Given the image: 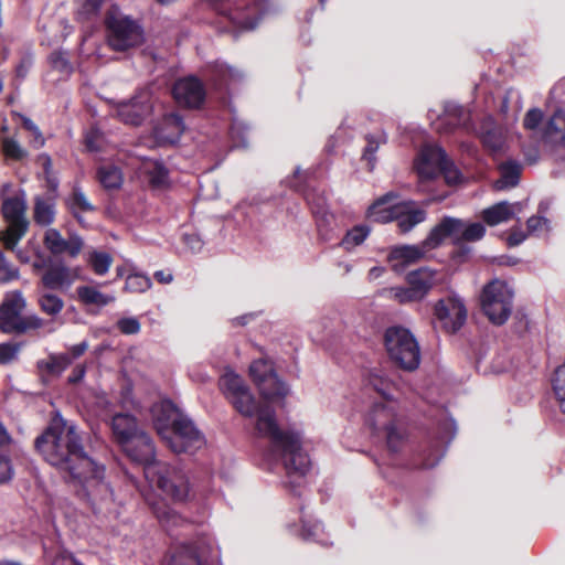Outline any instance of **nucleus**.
<instances>
[{
  "mask_svg": "<svg viewBox=\"0 0 565 565\" xmlns=\"http://www.w3.org/2000/svg\"><path fill=\"white\" fill-rule=\"evenodd\" d=\"M322 534L323 529L320 522H315L313 524L303 523L301 535L305 540L317 541L322 545H327L328 542L321 537Z\"/></svg>",
  "mask_w": 565,
  "mask_h": 565,
  "instance_id": "nucleus-52",
  "label": "nucleus"
},
{
  "mask_svg": "<svg viewBox=\"0 0 565 565\" xmlns=\"http://www.w3.org/2000/svg\"><path fill=\"white\" fill-rule=\"evenodd\" d=\"M513 298L514 290L508 282L493 279L482 289L480 297L482 312L491 323L502 326L512 313Z\"/></svg>",
  "mask_w": 565,
  "mask_h": 565,
  "instance_id": "nucleus-8",
  "label": "nucleus"
},
{
  "mask_svg": "<svg viewBox=\"0 0 565 565\" xmlns=\"http://www.w3.org/2000/svg\"><path fill=\"white\" fill-rule=\"evenodd\" d=\"M2 152L7 158L21 160L26 157V150L19 143L14 137H1Z\"/></svg>",
  "mask_w": 565,
  "mask_h": 565,
  "instance_id": "nucleus-45",
  "label": "nucleus"
},
{
  "mask_svg": "<svg viewBox=\"0 0 565 565\" xmlns=\"http://www.w3.org/2000/svg\"><path fill=\"white\" fill-rule=\"evenodd\" d=\"M365 139L366 146L364 148L362 159L366 161L369 170L372 171L376 163L375 153L380 146L386 142V136L384 132L379 131L376 134L367 135Z\"/></svg>",
  "mask_w": 565,
  "mask_h": 565,
  "instance_id": "nucleus-42",
  "label": "nucleus"
},
{
  "mask_svg": "<svg viewBox=\"0 0 565 565\" xmlns=\"http://www.w3.org/2000/svg\"><path fill=\"white\" fill-rule=\"evenodd\" d=\"M371 228L367 225H356L347 232L340 245L348 252L363 244L370 235Z\"/></svg>",
  "mask_w": 565,
  "mask_h": 565,
  "instance_id": "nucleus-43",
  "label": "nucleus"
},
{
  "mask_svg": "<svg viewBox=\"0 0 565 565\" xmlns=\"http://www.w3.org/2000/svg\"><path fill=\"white\" fill-rule=\"evenodd\" d=\"M216 85H227L242 77V73L227 64H217L214 70Z\"/></svg>",
  "mask_w": 565,
  "mask_h": 565,
  "instance_id": "nucleus-46",
  "label": "nucleus"
},
{
  "mask_svg": "<svg viewBox=\"0 0 565 565\" xmlns=\"http://www.w3.org/2000/svg\"><path fill=\"white\" fill-rule=\"evenodd\" d=\"M249 375L267 401L282 399L289 393L286 383L274 371L271 362L265 358L252 362Z\"/></svg>",
  "mask_w": 565,
  "mask_h": 565,
  "instance_id": "nucleus-13",
  "label": "nucleus"
},
{
  "mask_svg": "<svg viewBox=\"0 0 565 565\" xmlns=\"http://www.w3.org/2000/svg\"><path fill=\"white\" fill-rule=\"evenodd\" d=\"M66 206L73 216L83 223L82 214L95 211V206L89 202L86 194L78 186H75L72 193L65 200Z\"/></svg>",
  "mask_w": 565,
  "mask_h": 565,
  "instance_id": "nucleus-33",
  "label": "nucleus"
},
{
  "mask_svg": "<svg viewBox=\"0 0 565 565\" xmlns=\"http://www.w3.org/2000/svg\"><path fill=\"white\" fill-rule=\"evenodd\" d=\"M151 286V279L147 275L132 273L127 276L124 289L128 292H146Z\"/></svg>",
  "mask_w": 565,
  "mask_h": 565,
  "instance_id": "nucleus-44",
  "label": "nucleus"
},
{
  "mask_svg": "<svg viewBox=\"0 0 565 565\" xmlns=\"http://www.w3.org/2000/svg\"><path fill=\"white\" fill-rule=\"evenodd\" d=\"M26 301L20 291L9 294L0 306V330L4 333H25L29 331H55L51 322L35 313L23 316Z\"/></svg>",
  "mask_w": 565,
  "mask_h": 565,
  "instance_id": "nucleus-4",
  "label": "nucleus"
},
{
  "mask_svg": "<svg viewBox=\"0 0 565 565\" xmlns=\"http://www.w3.org/2000/svg\"><path fill=\"white\" fill-rule=\"evenodd\" d=\"M486 234V227L482 223H466L463 242H476Z\"/></svg>",
  "mask_w": 565,
  "mask_h": 565,
  "instance_id": "nucleus-56",
  "label": "nucleus"
},
{
  "mask_svg": "<svg viewBox=\"0 0 565 565\" xmlns=\"http://www.w3.org/2000/svg\"><path fill=\"white\" fill-rule=\"evenodd\" d=\"M43 244L53 255L68 254L72 258L79 255L83 249L84 241L77 234H72L66 239L56 228H47L44 233Z\"/></svg>",
  "mask_w": 565,
  "mask_h": 565,
  "instance_id": "nucleus-21",
  "label": "nucleus"
},
{
  "mask_svg": "<svg viewBox=\"0 0 565 565\" xmlns=\"http://www.w3.org/2000/svg\"><path fill=\"white\" fill-rule=\"evenodd\" d=\"M162 440L175 454L194 452L205 445L204 436L188 416L179 419Z\"/></svg>",
  "mask_w": 565,
  "mask_h": 565,
  "instance_id": "nucleus-14",
  "label": "nucleus"
},
{
  "mask_svg": "<svg viewBox=\"0 0 565 565\" xmlns=\"http://www.w3.org/2000/svg\"><path fill=\"white\" fill-rule=\"evenodd\" d=\"M435 247L426 244V239L417 245H398L391 248L387 260L394 271H403L405 267L423 259Z\"/></svg>",
  "mask_w": 565,
  "mask_h": 565,
  "instance_id": "nucleus-20",
  "label": "nucleus"
},
{
  "mask_svg": "<svg viewBox=\"0 0 565 565\" xmlns=\"http://www.w3.org/2000/svg\"><path fill=\"white\" fill-rule=\"evenodd\" d=\"M132 451L124 450L127 456L143 466V473L150 465H161L162 461L156 460V450L151 438L142 433L131 443Z\"/></svg>",
  "mask_w": 565,
  "mask_h": 565,
  "instance_id": "nucleus-26",
  "label": "nucleus"
},
{
  "mask_svg": "<svg viewBox=\"0 0 565 565\" xmlns=\"http://www.w3.org/2000/svg\"><path fill=\"white\" fill-rule=\"evenodd\" d=\"M542 119V110L539 108H532L526 113L523 119V126L525 129L534 131L540 126Z\"/></svg>",
  "mask_w": 565,
  "mask_h": 565,
  "instance_id": "nucleus-60",
  "label": "nucleus"
},
{
  "mask_svg": "<svg viewBox=\"0 0 565 565\" xmlns=\"http://www.w3.org/2000/svg\"><path fill=\"white\" fill-rule=\"evenodd\" d=\"M13 477V468L7 456L0 455V483L9 482Z\"/></svg>",
  "mask_w": 565,
  "mask_h": 565,
  "instance_id": "nucleus-63",
  "label": "nucleus"
},
{
  "mask_svg": "<svg viewBox=\"0 0 565 565\" xmlns=\"http://www.w3.org/2000/svg\"><path fill=\"white\" fill-rule=\"evenodd\" d=\"M79 277V267H68L63 262H58L47 267L41 277V282L51 290H67Z\"/></svg>",
  "mask_w": 565,
  "mask_h": 565,
  "instance_id": "nucleus-19",
  "label": "nucleus"
},
{
  "mask_svg": "<svg viewBox=\"0 0 565 565\" xmlns=\"http://www.w3.org/2000/svg\"><path fill=\"white\" fill-rule=\"evenodd\" d=\"M480 138L483 146L493 152L501 151L505 143L503 130L494 125L491 117L487 118L482 124Z\"/></svg>",
  "mask_w": 565,
  "mask_h": 565,
  "instance_id": "nucleus-30",
  "label": "nucleus"
},
{
  "mask_svg": "<svg viewBox=\"0 0 565 565\" xmlns=\"http://www.w3.org/2000/svg\"><path fill=\"white\" fill-rule=\"evenodd\" d=\"M231 137L235 147H245L247 145L246 126L243 122L234 121L231 127Z\"/></svg>",
  "mask_w": 565,
  "mask_h": 565,
  "instance_id": "nucleus-59",
  "label": "nucleus"
},
{
  "mask_svg": "<svg viewBox=\"0 0 565 565\" xmlns=\"http://www.w3.org/2000/svg\"><path fill=\"white\" fill-rule=\"evenodd\" d=\"M367 384L383 397V401H395L393 393L396 390V383L388 377L386 372L382 370L371 371L367 376Z\"/></svg>",
  "mask_w": 565,
  "mask_h": 565,
  "instance_id": "nucleus-32",
  "label": "nucleus"
},
{
  "mask_svg": "<svg viewBox=\"0 0 565 565\" xmlns=\"http://www.w3.org/2000/svg\"><path fill=\"white\" fill-rule=\"evenodd\" d=\"M20 351L18 343L6 342L0 343V364H7L13 361Z\"/></svg>",
  "mask_w": 565,
  "mask_h": 565,
  "instance_id": "nucleus-57",
  "label": "nucleus"
},
{
  "mask_svg": "<svg viewBox=\"0 0 565 565\" xmlns=\"http://www.w3.org/2000/svg\"><path fill=\"white\" fill-rule=\"evenodd\" d=\"M106 28L108 45L115 51H126L143 41L141 26L117 9L108 12Z\"/></svg>",
  "mask_w": 565,
  "mask_h": 565,
  "instance_id": "nucleus-10",
  "label": "nucleus"
},
{
  "mask_svg": "<svg viewBox=\"0 0 565 565\" xmlns=\"http://www.w3.org/2000/svg\"><path fill=\"white\" fill-rule=\"evenodd\" d=\"M146 479L174 502H185L191 498L190 479L178 466L167 462L150 465L146 469Z\"/></svg>",
  "mask_w": 565,
  "mask_h": 565,
  "instance_id": "nucleus-7",
  "label": "nucleus"
},
{
  "mask_svg": "<svg viewBox=\"0 0 565 565\" xmlns=\"http://www.w3.org/2000/svg\"><path fill=\"white\" fill-rule=\"evenodd\" d=\"M18 276L19 270L9 263L4 254L0 250V279L9 281L18 278Z\"/></svg>",
  "mask_w": 565,
  "mask_h": 565,
  "instance_id": "nucleus-58",
  "label": "nucleus"
},
{
  "mask_svg": "<svg viewBox=\"0 0 565 565\" xmlns=\"http://www.w3.org/2000/svg\"><path fill=\"white\" fill-rule=\"evenodd\" d=\"M437 271L423 267L413 270L406 276V286H395L385 289L386 298L399 305H409L423 301L429 291L438 284Z\"/></svg>",
  "mask_w": 565,
  "mask_h": 565,
  "instance_id": "nucleus-9",
  "label": "nucleus"
},
{
  "mask_svg": "<svg viewBox=\"0 0 565 565\" xmlns=\"http://www.w3.org/2000/svg\"><path fill=\"white\" fill-rule=\"evenodd\" d=\"M100 0H77V17L81 20H88L97 14L100 8Z\"/></svg>",
  "mask_w": 565,
  "mask_h": 565,
  "instance_id": "nucleus-50",
  "label": "nucleus"
},
{
  "mask_svg": "<svg viewBox=\"0 0 565 565\" xmlns=\"http://www.w3.org/2000/svg\"><path fill=\"white\" fill-rule=\"evenodd\" d=\"M467 316L463 299L450 291L434 303L431 323L436 330L456 333L465 324Z\"/></svg>",
  "mask_w": 565,
  "mask_h": 565,
  "instance_id": "nucleus-11",
  "label": "nucleus"
},
{
  "mask_svg": "<svg viewBox=\"0 0 565 565\" xmlns=\"http://www.w3.org/2000/svg\"><path fill=\"white\" fill-rule=\"evenodd\" d=\"M183 119L178 114L166 115L154 128V137L160 143L177 142L184 131Z\"/></svg>",
  "mask_w": 565,
  "mask_h": 565,
  "instance_id": "nucleus-27",
  "label": "nucleus"
},
{
  "mask_svg": "<svg viewBox=\"0 0 565 565\" xmlns=\"http://www.w3.org/2000/svg\"><path fill=\"white\" fill-rule=\"evenodd\" d=\"M447 154L438 145L423 146L415 159L414 167L420 182L430 181L440 174Z\"/></svg>",
  "mask_w": 565,
  "mask_h": 565,
  "instance_id": "nucleus-18",
  "label": "nucleus"
},
{
  "mask_svg": "<svg viewBox=\"0 0 565 565\" xmlns=\"http://www.w3.org/2000/svg\"><path fill=\"white\" fill-rule=\"evenodd\" d=\"M541 143L545 151L565 158V110L557 109L545 122L541 131Z\"/></svg>",
  "mask_w": 565,
  "mask_h": 565,
  "instance_id": "nucleus-17",
  "label": "nucleus"
},
{
  "mask_svg": "<svg viewBox=\"0 0 565 565\" xmlns=\"http://www.w3.org/2000/svg\"><path fill=\"white\" fill-rule=\"evenodd\" d=\"M43 458L66 475L68 482L79 487L78 494L97 513L110 512L113 490L104 480L105 467L84 450L77 427L55 413L46 429L35 439Z\"/></svg>",
  "mask_w": 565,
  "mask_h": 565,
  "instance_id": "nucleus-1",
  "label": "nucleus"
},
{
  "mask_svg": "<svg viewBox=\"0 0 565 565\" xmlns=\"http://www.w3.org/2000/svg\"><path fill=\"white\" fill-rule=\"evenodd\" d=\"M393 194H386L367 210L371 220L379 223L396 221L402 233H408L426 218V212L414 201L394 202Z\"/></svg>",
  "mask_w": 565,
  "mask_h": 565,
  "instance_id": "nucleus-3",
  "label": "nucleus"
},
{
  "mask_svg": "<svg viewBox=\"0 0 565 565\" xmlns=\"http://www.w3.org/2000/svg\"><path fill=\"white\" fill-rule=\"evenodd\" d=\"M104 137L98 129H90L85 136V145L89 151H98Z\"/></svg>",
  "mask_w": 565,
  "mask_h": 565,
  "instance_id": "nucleus-62",
  "label": "nucleus"
},
{
  "mask_svg": "<svg viewBox=\"0 0 565 565\" xmlns=\"http://www.w3.org/2000/svg\"><path fill=\"white\" fill-rule=\"evenodd\" d=\"M151 414L153 426L161 438L167 436L179 419L185 417L169 399L156 403L151 408Z\"/></svg>",
  "mask_w": 565,
  "mask_h": 565,
  "instance_id": "nucleus-23",
  "label": "nucleus"
},
{
  "mask_svg": "<svg viewBox=\"0 0 565 565\" xmlns=\"http://www.w3.org/2000/svg\"><path fill=\"white\" fill-rule=\"evenodd\" d=\"M38 306L43 313L51 317L50 322L53 324V321L64 308V301L57 295L50 291H44L40 292L38 296ZM52 327L54 328V326Z\"/></svg>",
  "mask_w": 565,
  "mask_h": 565,
  "instance_id": "nucleus-37",
  "label": "nucleus"
},
{
  "mask_svg": "<svg viewBox=\"0 0 565 565\" xmlns=\"http://www.w3.org/2000/svg\"><path fill=\"white\" fill-rule=\"evenodd\" d=\"M17 116L21 119L23 127L32 135L31 146L35 149L42 148L45 145V139L40 128L29 117L21 114H17Z\"/></svg>",
  "mask_w": 565,
  "mask_h": 565,
  "instance_id": "nucleus-48",
  "label": "nucleus"
},
{
  "mask_svg": "<svg viewBox=\"0 0 565 565\" xmlns=\"http://www.w3.org/2000/svg\"><path fill=\"white\" fill-rule=\"evenodd\" d=\"M78 300L86 306L105 307L115 301L114 295L104 294L94 286H79L76 288Z\"/></svg>",
  "mask_w": 565,
  "mask_h": 565,
  "instance_id": "nucleus-34",
  "label": "nucleus"
},
{
  "mask_svg": "<svg viewBox=\"0 0 565 565\" xmlns=\"http://www.w3.org/2000/svg\"><path fill=\"white\" fill-rule=\"evenodd\" d=\"M100 184L108 190L121 186L124 177L121 170L113 163H103L97 170Z\"/></svg>",
  "mask_w": 565,
  "mask_h": 565,
  "instance_id": "nucleus-38",
  "label": "nucleus"
},
{
  "mask_svg": "<svg viewBox=\"0 0 565 565\" xmlns=\"http://www.w3.org/2000/svg\"><path fill=\"white\" fill-rule=\"evenodd\" d=\"M398 409L397 401L376 402L366 416L367 426L374 434L385 437L387 447L393 452L401 449L406 437Z\"/></svg>",
  "mask_w": 565,
  "mask_h": 565,
  "instance_id": "nucleus-5",
  "label": "nucleus"
},
{
  "mask_svg": "<svg viewBox=\"0 0 565 565\" xmlns=\"http://www.w3.org/2000/svg\"><path fill=\"white\" fill-rule=\"evenodd\" d=\"M466 222L455 218L445 217L437 226H435L426 238V244L438 247L445 238L449 237L455 243L463 242Z\"/></svg>",
  "mask_w": 565,
  "mask_h": 565,
  "instance_id": "nucleus-24",
  "label": "nucleus"
},
{
  "mask_svg": "<svg viewBox=\"0 0 565 565\" xmlns=\"http://www.w3.org/2000/svg\"><path fill=\"white\" fill-rule=\"evenodd\" d=\"M221 13L241 31L253 30L258 24L263 13V0H241L233 6L222 9Z\"/></svg>",
  "mask_w": 565,
  "mask_h": 565,
  "instance_id": "nucleus-16",
  "label": "nucleus"
},
{
  "mask_svg": "<svg viewBox=\"0 0 565 565\" xmlns=\"http://www.w3.org/2000/svg\"><path fill=\"white\" fill-rule=\"evenodd\" d=\"M56 215L55 202L51 198L36 196L34 199L33 220L42 227L50 226Z\"/></svg>",
  "mask_w": 565,
  "mask_h": 565,
  "instance_id": "nucleus-31",
  "label": "nucleus"
},
{
  "mask_svg": "<svg viewBox=\"0 0 565 565\" xmlns=\"http://www.w3.org/2000/svg\"><path fill=\"white\" fill-rule=\"evenodd\" d=\"M117 327L124 334H136L140 331V322L136 318H122L117 322Z\"/></svg>",
  "mask_w": 565,
  "mask_h": 565,
  "instance_id": "nucleus-61",
  "label": "nucleus"
},
{
  "mask_svg": "<svg viewBox=\"0 0 565 565\" xmlns=\"http://www.w3.org/2000/svg\"><path fill=\"white\" fill-rule=\"evenodd\" d=\"M527 233L532 235H542L550 231V222L542 216H532L527 220Z\"/></svg>",
  "mask_w": 565,
  "mask_h": 565,
  "instance_id": "nucleus-54",
  "label": "nucleus"
},
{
  "mask_svg": "<svg viewBox=\"0 0 565 565\" xmlns=\"http://www.w3.org/2000/svg\"><path fill=\"white\" fill-rule=\"evenodd\" d=\"M2 215L7 227L0 232V242L7 249L13 250L29 230L25 201L20 198H7L2 202Z\"/></svg>",
  "mask_w": 565,
  "mask_h": 565,
  "instance_id": "nucleus-12",
  "label": "nucleus"
},
{
  "mask_svg": "<svg viewBox=\"0 0 565 565\" xmlns=\"http://www.w3.org/2000/svg\"><path fill=\"white\" fill-rule=\"evenodd\" d=\"M72 364V359L68 353L51 354L46 360L38 363L41 371L47 372L53 375L62 374Z\"/></svg>",
  "mask_w": 565,
  "mask_h": 565,
  "instance_id": "nucleus-39",
  "label": "nucleus"
},
{
  "mask_svg": "<svg viewBox=\"0 0 565 565\" xmlns=\"http://www.w3.org/2000/svg\"><path fill=\"white\" fill-rule=\"evenodd\" d=\"M153 511L159 522L168 529L177 526L183 522V519L174 510L168 507H153Z\"/></svg>",
  "mask_w": 565,
  "mask_h": 565,
  "instance_id": "nucleus-47",
  "label": "nucleus"
},
{
  "mask_svg": "<svg viewBox=\"0 0 565 565\" xmlns=\"http://www.w3.org/2000/svg\"><path fill=\"white\" fill-rule=\"evenodd\" d=\"M50 63L54 70L58 71L64 76H68L73 71L65 52H53L50 55Z\"/></svg>",
  "mask_w": 565,
  "mask_h": 565,
  "instance_id": "nucleus-49",
  "label": "nucleus"
},
{
  "mask_svg": "<svg viewBox=\"0 0 565 565\" xmlns=\"http://www.w3.org/2000/svg\"><path fill=\"white\" fill-rule=\"evenodd\" d=\"M522 211V204L509 203L507 201L493 204L482 211V220L490 226H495L500 223L508 222L513 218L516 213Z\"/></svg>",
  "mask_w": 565,
  "mask_h": 565,
  "instance_id": "nucleus-29",
  "label": "nucleus"
},
{
  "mask_svg": "<svg viewBox=\"0 0 565 565\" xmlns=\"http://www.w3.org/2000/svg\"><path fill=\"white\" fill-rule=\"evenodd\" d=\"M306 199H307L308 203L311 204V206H312V213L317 217H320V220L318 221L319 227H321V222L329 223L330 220L333 218V215L330 214L326 207L324 199H321L316 203L315 199H313V194H311V193L307 194Z\"/></svg>",
  "mask_w": 565,
  "mask_h": 565,
  "instance_id": "nucleus-51",
  "label": "nucleus"
},
{
  "mask_svg": "<svg viewBox=\"0 0 565 565\" xmlns=\"http://www.w3.org/2000/svg\"><path fill=\"white\" fill-rule=\"evenodd\" d=\"M440 174L444 175L446 183L449 185L457 184L461 180L460 171L448 158L445 160L443 167L440 168Z\"/></svg>",
  "mask_w": 565,
  "mask_h": 565,
  "instance_id": "nucleus-55",
  "label": "nucleus"
},
{
  "mask_svg": "<svg viewBox=\"0 0 565 565\" xmlns=\"http://www.w3.org/2000/svg\"><path fill=\"white\" fill-rule=\"evenodd\" d=\"M500 179L493 184L495 190H505L519 183L521 166L516 161H508L500 166Z\"/></svg>",
  "mask_w": 565,
  "mask_h": 565,
  "instance_id": "nucleus-35",
  "label": "nucleus"
},
{
  "mask_svg": "<svg viewBox=\"0 0 565 565\" xmlns=\"http://www.w3.org/2000/svg\"><path fill=\"white\" fill-rule=\"evenodd\" d=\"M527 237V234L520 228H513L508 237L509 246H518L523 243Z\"/></svg>",
  "mask_w": 565,
  "mask_h": 565,
  "instance_id": "nucleus-64",
  "label": "nucleus"
},
{
  "mask_svg": "<svg viewBox=\"0 0 565 565\" xmlns=\"http://www.w3.org/2000/svg\"><path fill=\"white\" fill-rule=\"evenodd\" d=\"M111 430L124 450L132 451L131 443L143 431L139 429L136 418L129 414H117L111 419Z\"/></svg>",
  "mask_w": 565,
  "mask_h": 565,
  "instance_id": "nucleus-25",
  "label": "nucleus"
},
{
  "mask_svg": "<svg viewBox=\"0 0 565 565\" xmlns=\"http://www.w3.org/2000/svg\"><path fill=\"white\" fill-rule=\"evenodd\" d=\"M220 387L241 415L256 418L257 435L269 441L267 459L273 463L280 462L289 477L302 478L309 470L310 461L301 449L300 434L281 429L274 409L267 405H259L244 380L234 372L223 374Z\"/></svg>",
  "mask_w": 565,
  "mask_h": 565,
  "instance_id": "nucleus-2",
  "label": "nucleus"
},
{
  "mask_svg": "<svg viewBox=\"0 0 565 565\" xmlns=\"http://www.w3.org/2000/svg\"><path fill=\"white\" fill-rule=\"evenodd\" d=\"M205 554V547L181 544L173 550L164 565H202Z\"/></svg>",
  "mask_w": 565,
  "mask_h": 565,
  "instance_id": "nucleus-28",
  "label": "nucleus"
},
{
  "mask_svg": "<svg viewBox=\"0 0 565 565\" xmlns=\"http://www.w3.org/2000/svg\"><path fill=\"white\" fill-rule=\"evenodd\" d=\"M85 259L92 270L98 276L106 275L113 265V257L106 252L90 250L85 255Z\"/></svg>",
  "mask_w": 565,
  "mask_h": 565,
  "instance_id": "nucleus-40",
  "label": "nucleus"
},
{
  "mask_svg": "<svg viewBox=\"0 0 565 565\" xmlns=\"http://www.w3.org/2000/svg\"><path fill=\"white\" fill-rule=\"evenodd\" d=\"M172 94L179 105L189 108L199 107L205 97L202 83L193 76L177 81L173 85Z\"/></svg>",
  "mask_w": 565,
  "mask_h": 565,
  "instance_id": "nucleus-22",
  "label": "nucleus"
},
{
  "mask_svg": "<svg viewBox=\"0 0 565 565\" xmlns=\"http://www.w3.org/2000/svg\"><path fill=\"white\" fill-rule=\"evenodd\" d=\"M384 345L391 361L405 371H414L420 363L419 344L412 331L402 326L385 330Z\"/></svg>",
  "mask_w": 565,
  "mask_h": 565,
  "instance_id": "nucleus-6",
  "label": "nucleus"
},
{
  "mask_svg": "<svg viewBox=\"0 0 565 565\" xmlns=\"http://www.w3.org/2000/svg\"><path fill=\"white\" fill-rule=\"evenodd\" d=\"M44 557L51 565H82L76 561L71 552H68L62 544L56 542L52 546L43 544Z\"/></svg>",
  "mask_w": 565,
  "mask_h": 565,
  "instance_id": "nucleus-36",
  "label": "nucleus"
},
{
  "mask_svg": "<svg viewBox=\"0 0 565 565\" xmlns=\"http://www.w3.org/2000/svg\"><path fill=\"white\" fill-rule=\"evenodd\" d=\"M522 152L527 163H536L540 159V142L531 137L529 141L522 143Z\"/></svg>",
  "mask_w": 565,
  "mask_h": 565,
  "instance_id": "nucleus-53",
  "label": "nucleus"
},
{
  "mask_svg": "<svg viewBox=\"0 0 565 565\" xmlns=\"http://www.w3.org/2000/svg\"><path fill=\"white\" fill-rule=\"evenodd\" d=\"M153 102L149 90H140L132 98L115 105V115L126 125L139 126L152 111Z\"/></svg>",
  "mask_w": 565,
  "mask_h": 565,
  "instance_id": "nucleus-15",
  "label": "nucleus"
},
{
  "mask_svg": "<svg viewBox=\"0 0 565 565\" xmlns=\"http://www.w3.org/2000/svg\"><path fill=\"white\" fill-rule=\"evenodd\" d=\"M142 171L148 175L149 182L157 188L163 186L168 182V170L156 160H145Z\"/></svg>",
  "mask_w": 565,
  "mask_h": 565,
  "instance_id": "nucleus-41",
  "label": "nucleus"
}]
</instances>
